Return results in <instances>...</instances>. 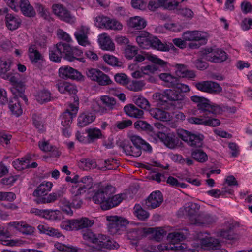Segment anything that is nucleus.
Instances as JSON below:
<instances>
[{
  "instance_id": "1",
  "label": "nucleus",
  "mask_w": 252,
  "mask_h": 252,
  "mask_svg": "<svg viewBox=\"0 0 252 252\" xmlns=\"http://www.w3.org/2000/svg\"><path fill=\"white\" fill-rule=\"evenodd\" d=\"M136 41L141 48L148 49L152 47L162 51L169 50V46L161 42L157 37L153 36L146 31L141 32L136 37Z\"/></svg>"
},
{
  "instance_id": "2",
  "label": "nucleus",
  "mask_w": 252,
  "mask_h": 252,
  "mask_svg": "<svg viewBox=\"0 0 252 252\" xmlns=\"http://www.w3.org/2000/svg\"><path fill=\"white\" fill-rule=\"evenodd\" d=\"M108 233L113 236L122 235L126 230L128 220L126 218L118 216H106Z\"/></svg>"
},
{
  "instance_id": "3",
  "label": "nucleus",
  "mask_w": 252,
  "mask_h": 252,
  "mask_svg": "<svg viewBox=\"0 0 252 252\" xmlns=\"http://www.w3.org/2000/svg\"><path fill=\"white\" fill-rule=\"evenodd\" d=\"M154 97L157 100L160 101L166 102L168 100L175 103L177 102L178 108H182L187 101V98L184 95L173 89H167L163 94L156 93L154 94Z\"/></svg>"
},
{
  "instance_id": "4",
  "label": "nucleus",
  "mask_w": 252,
  "mask_h": 252,
  "mask_svg": "<svg viewBox=\"0 0 252 252\" xmlns=\"http://www.w3.org/2000/svg\"><path fill=\"white\" fill-rule=\"evenodd\" d=\"M100 101L102 104L98 101L93 100L91 104L92 109L100 115L107 113L117 108L116 100L112 97L108 95L101 96Z\"/></svg>"
},
{
  "instance_id": "5",
  "label": "nucleus",
  "mask_w": 252,
  "mask_h": 252,
  "mask_svg": "<svg viewBox=\"0 0 252 252\" xmlns=\"http://www.w3.org/2000/svg\"><path fill=\"white\" fill-rule=\"evenodd\" d=\"M94 223V220L82 217L78 219L67 220L62 222L61 227L66 231L78 230L91 227Z\"/></svg>"
},
{
  "instance_id": "6",
  "label": "nucleus",
  "mask_w": 252,
  "mask_h": 252,
  "mask_svg": "<svg viewBox=\"0 0 252 252\" xmlns=\"http://www.w3.org/2000/svg\"><path fill=\"white\" fill-rule=\"evenodd\" d=\"M95 25L101 29L112 31H121L123 26L121 23L115 18H111L103 15H100L94 19Z\"/></svg>"
},
{
  "instance_id": "7",
  "label": "nucleus",
  "mask_w": 252,
  "mask_h": 252,
  "mask_svg": "<svg viewBox=\"0 0 252 252\" xmlns=\"http://www.w3.org/2000/svg\"><path fill=\"white\" fill-rule=\"evenodd\" d=\"M115 189L111 185H107L100 187L92 197L93 201L101 204V207L110 199V196L114 194Z\"/></svg>"
},
{
  "instance_id": "8",
  "label": "nucleus",
  "mask_w": 252,
  "mask_h": 252,
  "mask_svg": "<svg viewBox=\"0 0 252 252\" xmlns=\"http://www.w3.org/2000/svg\"><path fill=\"white\" fill-rule=\"evenodd\" d=\"M86 75L92 81L97 82L99 85L106 86L111 84L110 77L102 71L96 68H88L86 70Z\"/></svg>"
},
{
  "instance_id": "9",
  "label": "nucleus",
  "mask_w": 252,
  "mask_h": 252,
  "mask_svg": "<svg viewBox=\"0 0 252 252\" xmlns=\"http://www.w3.org/2000/svg\"><path fill=\"white\" fill-rule=\"evenodd\" d=\"M178 134L179 137L190 146L201 147L203 145L204 136L202 134L192 133L185 130H180Z\"/></svg>"
},
{
  "instance_id": "10",
  "label": "nucleus",
  "mask_w": 252,
  "mask_h": 252,
  "mask_svg": "<svg viewBox=\"0 0 252 252\" xmlns=\"http://www.w3.org/2000/svg\"><path fill=\"white\" fill-rule=\"evenodd\" d=\"M53 13L60 20L73 24L76 22V18L66 7L61 4H54L52 6Z\"/></svg>"
},
{
  "instance_id": "11",
  "label": "nucleus",
  "mask_w": 252,
  "mask_h": 252,
  "mask_svg": "<svg viewBox=\"0 0 252 252\" xmlns=\"http://www.w3.org/2000/svg\"><path fill=\"white\" fill-rule=\"evenodd\" d=\"M187 121L191 124L202 125L210 126H217L220 124L219 120L208 116V114H202L199 117L190 116Z\"/></svg>"
},
{
  "instance_id": "12",
  "label": "nucleus",
  "mask_w": 252,
  "mask_h": 252,
  "mask_svg": "<svg viewBox=\"0 0 252 252\" xmlns=\"http://www.w3.org/2000/svg\"><path fill=\"white\" fill-rule=\"evenodd\" d=\"M68 47L66 43L59 42L50 48L49 58L50 60L55 62H60L63 57L65 59L66 51Z\"/></svg>"
},
{
  "instance_id": "13",
  "label": "nucleus",
  "mask_w": 252,
  "mask_h": 252,
  "mask_svg": "<svg viewBox=\"0 0 252 252\" xmlns=\"http://www.w3.org/2000/svg\"><path fill=\"white\" fill-rule=\"evenodd\" d=\"M90 30L89 27L85 25H81L76 28L74 36L80 45L86 47L90 44L88 38Z\"/></svg>"
},
{
  "instance_id": "14",
  "label": "nucleus",
  "mask_w": 252,
  "mask_h": 252,
  "mask_svg": "<svg viewBox=\"0 0 252 252\" xmlns=\"http://www.w3.org/2000/svg\"><path fill=\"white\" fill-rule=\"evenodd\" d=\"M194 85L198 90L209 93H220L222 90L218 83L211 81L197 82Z\"/></svg>"
},
{
  "instance_id": "15",
  "label": "nucleus",
  "mask_w": 252,
  "mask_h": 252,
  "mask_svg": "<svg viewBox=\"0 0 252 252\" xmlns=\"http://www.w3.org/2000/svg\"><path fill=\"white\" fill-rule=\"evenodd\" d=\"M204 58L209 61L214 63H221L227 59V55L225 51L220 49L205 50Z\"/></svg>"
},
{
  "instance_id": "16",
  "label": "nucleus",
  "mask_w": 252,
  "mask_h": 252,
  "mask_svg": "<svg viewBox=\"0 0 252 252\" xmlns=\"http://www.w3.org/2000/svg\"><path fill=\"white\" fill-rule=\"evenodd\" d=\"M200 206L196 203L189 202L186 204L184 207L183 214L187 216L190 220V223L195 224L198 219V216Z\"/></svg>"
},
{
  "instance_id": "17",
  "label": "nucleus",
  "mask_w": 252,
  "mask_h": 252,
  "mask_svg": "<svg viewBox=\"0 0 252 252\" xmlns=\"http://www.w3.org/2000/svg\"><path fill=\"white\" fill-rule=\"evenodd\" d=\"M59 76L63 79L84 80V76L77 70L67 66L61 67L59 69Z\"/></svg>"
},
{
  "instance_id": "18",
  "label": "nucleus",
  "mask_w": 252,
  "mask_h": 252,
  "mask_svg": "<svg viewBox=\"0 0 252 252\" xmlns=\"http://www.w3.org/2000/svg\"><path fill=\"white\" fill-rule=\"evenodd\" d=\"M78 110V107L75 104H70L61 116L62 126L70 127L73 118L76 116Z\"/></svg>"
},
{
  "instance_id": "19",
  "label": "nucleus",
  "mask_w": 252,
  "mask_h": 252,
  "mask_svg": "<svg viewBox=\"0 0 252 252\" xmlns=\"http://www.w3.org/2000/svg\"><path fill=\"white\" fill-rule=\"evenodd\" d=\"M163 201V197L160 191L152 192L145 201V205L148 209H155L159 207Z\"/></svg>"
},
{
  "instance_id": "20",
  "label": "nucleus",
  "mask_w": 252,
  "mask_h": 252,
  "mask_svg": "<svg viewBox=\"0 0 252 252\" xmlns=\"http://www.w3.org/2000/svg\"><path fill=\"white\" fill-rule=\"evenodd\" d=\"M235 225L233 223H226V228H224L218 232V236L223 239L235 241L239 239V236L234 231Z\"/></svg>"
},
{
  "instance_id": "21",
  "label": "nucleus",
  "mask_w": 252,
  "mask_h": 252,
  "mask_svg": "<svg viewBox=\"0 0 252 252\" xmlns=\"http://www.w3.org/2000/svg\"><path fill=\"white\" fill-rule=\"evenodd\" d=\"M159 132L157 135L159 139L168 148H174L178 144V139L174 132Z\"/></svg>"
},
{
  "instance_id": "22",
  "label": "nucleus",
  "mask_w": 252,
  "mask_h": 252,
  "mask_svg": "<svg viewBox=\"0 0 252 252\" xmlns=\"http://www.w3.org/2000/svg\"><path fill=\"white\" fill-rule=\"evenodd\" d=\"M150 229L143 226H136L130 228L127 232V237L129 239L138 241L144 237L147 236V233L150 232Z\"/></svg>"
},
{
  "instance_id": "23",
  "label": "nucleus",
  "mask_w": 252,
  "mask_h": 252,
  "mask_svg": "<svg viewBox=\"0 0 252 252\" xmlns=\"http://www.w3.org/2000/svg\"><path fill=\"white\" fill-rule=\"evenodd\" d=\"M145 59H147L153 63L159 65L162 67L167 66V62L158 58L157 56L149 53L144 52L142 54L136 55L135 57V61L138 62H141Z\"/></svg>"
},
{
  "instance_id": "24",
  "label": "nucleus",
  "mask_w": 252,
  "mask_h": 252,
  "mask_svg": "<svg viewBox=\"0 0 252 252\" xmlns=\"http://www.w3.org/2000/svg\"><path fill=\"white\" fill-rule=\"evenodd\" d=\"M197 108L202 111L203 114H208V116L216 114L219 112L220 108L217 106L211 105L209 100L204 98L200 103L197 104Z\"/></svg>"
},
{
  "instance_id": "25",
  "label": "nucleus",
  "mask_w": 252,
  "mask_h": 252,
  "mask_svg": "<svg viewBox=\"0 0 252 252\" xmlns=\"http://www.w3.org/2000/svg\"><path fill=\"white\" fill-rule=\"evenodd\" d=\"M128 138L134 146H137L142 149L144 151L147 152H151L152 148L151 145L143 139H142L139 136L133 134H129Z\"/></svg>"
},
{
  "instance_id": "26",
  "label": "nucleus",
  "mask_w": 252,
  "mask_h": 252,
  "mask_svg": "<svg viewBox=\"0 0 252 252\" xmlns=\"http://www.w3.org/2000/svg\"><path fill=\"white\" fill-rule=\"evenodd\" d=\"M98 43L101 48L104 50L113 51L115 50V44L110 36L106 33L101 34L98 36Z\"/></svg>"
},
{
  "instance_id": "27",
  "label": "nucleus",
  "mask_w": 252,
  "mask_h": 252,
  "mask_svg": "<svg viewBox=\"0 0 252 252\" xmlns=\"http://www.w3.org/2000/svg\"><path fill=\"white\" fill-rule=\"evenodd\" d=\"M174 67L176 68V75L180 77L191 79L196 76L195 72L193 70L188 69L187 66L185 64L177 63Z\"/></svg>"
},
{
  "instance_id": "28",
  "label": "nucleus",
  "mask_w": 252,
  "mask_h": 252,
  "mask_svg": "<svg viewBox=\"0 0 252 252\" xmlns=\"http://www.w3.org/2000/svg\"><path fill=\"white\" fill-rule=\"evenodd\" d=\"M147 21L140 16H133L130 17L127 21V26L129 28L136 30H141L145 28Z\"/></svg>"
},
{
  "instance_id": "29",
  "label": "nucleus",
  "mask_w": 252,
  "mask_h": 252,
  "mask_svg": "<svg viewBox=\"0 0 252 252\" xmlns=\"http://www.w3.org/2000/svg\"><path fill=\"white\" fill-rule=\"evenodd\" d=\"M66 47L68 48L66 51L65 60L72 62L75 60L83 61V59L80 58L83 54L81 50L76 48L71 47L68 44L66 43Z\"/></svg>"
},
{
  "instance_id": "30",
  "label": "nucleus",
  "mask_w": 252,
  "mask_h": 252,
  "mask_svg": "<svg viewBox=\"0 0 252 252\" xmlns=\"http://www.w3.org/2000/svg\"><path fill=\"white\" fill-rule=\"evenodd\" d=\"M19 7L22 13L25 16L33 17L36 15L33 7L31 5L28 0H20Z\"/></svg>"
},
{
  "instance_id": "31",
  "label": "nucleus",
  "mask_w": 252,
  "mask_h": 252,
  "mask_svg": "<svg viewBox=\"0 0 252 252\" xmlns=\"http://www.w3.org/2000/svg\"><path fill=\"white\" fill-rule=\"evenodd\" d=\"M151 116L157 120L163 122L170 121L171 116L170 114L165 110L159 108H152L149 110Z\"/></svg>"
},
{
  "instance_id": "32",
  "label": "nucleus",
  "mask_w": 252,
  "mask_h": 252,
  "mask_svg": "<svg viewBox=\"0 0 252 252\" xmlns=\"http://www.w3.org/2000/svg\"><path fill=\"white\" fill-rule=\"evenodd\" d=\"M6 26L11 31L15 30L20 26L21 20L16 15L8 13L5 16Z\"/></svg>"
},
{
  "instance_id": "33",
  "label": "nucleus",
  "mask_w": 252,
  "mask_h": 252,
  "mask_svg": "<svg viewBox=\"0 0 252 252\" xmlns=\"http://www.w3.org/2000/svg\"><path fill=\"white\" fill-rule=\"evenodd\" d=\"M182 38L186 41H199L205 39L202 32L198 31H187L183 33Z\"/></svg>"
},
{
  "instance_id": "34",
  "label": "nucleus",
  "mask_w": 252,
  "mask_h": 252,
  "mask_svg": "<svg viewBox=\"0 0 252 252\" xmlns=\"http://www.w3.org/2000/svg\"><path fill=\"white\" fill-rule=\"evenodd\" d=\"M53 184L50 182H43L39 185L33 193V196L39 197L46 195L52 189Z\"/></svg>"
},
{
  "instance_id": "35",
  "label": "nucleus",
  "mask_w": 252,
  "mask_h": 252,
  "mask_svg": "<svg viewBox=\"0 0 252 252\" xmlns=\"http://www.w3.org/2000/svg\"><path fill=\"white\" fill-rule=\"evenodd\" d=\"M95 119V116L90 112L83 113L78 118V125L83 127L92 123Z\"/></svg>"
},
{
  "instance_id": "36",
  "label": "nucleus",
  "mask_w": 252,
  "mask_h": 252,
  "mask_svg": "<svg viewBox=\"0 0 252 252\" xmlns=\"http://www.w3.org/2000/svg\"><path fill=\"white\" fill-rule=\"evenodd\" d=\"M59 91L61 93H68L69 94H75L77 92L76 87L72 84L67 82H61L56 85Z\"/></svg>"
},
{
  "instance_id": "37",
  "label": "nucleus",
  "mask_w": 252,
  "mask_h": 252,
  "mask_svg": "<svg viewBox=\"0 0 252 252\" xmlns=\"http://www.w3.org/2000/svg\"><path fill=\"white\" fill-rule=\"evenodd\" d=\"M124 110L128 116L136 118H141L144 114L142 110L138 109L133 104L125 106Z\"/></svg>"
},
{
  "instance_id": "38",
  "label": "nucleus",
  "mask_w": 252,
  "mask_h": 252,
  "mask_svg": "<svg viewBox=\"0 0 252 252\" xmlns=\"http://www.w3.org/2000/svg\"><path fill=\"white\" fill-rule=\"evenodd\" d=\"M28 51L29 58L32 63H35L41 61H43V56L37 50L35 45L30 46Z\"/></svg>"
},
{
  "instance_id": "39",
  "label": "nucleus",
  "mask_w": 252,
  "mask_h": 252,
  "mask_svg": "<svg viewBox=\"0 0 252 252\" xmlns=\"http://www.w3.org/2000/svg\"><path fill=\"white\" fill-rule=\"evenodd\" d=\"M123 149L127 155L135 157H139L142 154V150H143L142 148L137 146H132L130 144L126 143L124 144Z\"/></svg>"
},
{
  "instance_id": "40",
  "label": "nucleus",
  "mask_w": 252,
  "mask_h": 252,
  "mask_svg": "<svg viewBox=\"0 0 252 252\" xmlns=\"http://www.w3.org/2000/svg\"><path fill=\"white\" fill-rule=\"evenodd\" d=\"M159 78L164 82V85L168 87L174 88L178 80V78L170 73H162L159 75Z\"/></svg>"
},
{
  "instance_id": "41",
  "label": "nucleus",
  "mask_w": 252,
  "mask_h": 252,
  "mask_svg": "<svg viewBox=\"0 0 252 252\" xmlns=\"http://www.w3.org/2000/svg\"><path fill=\"white\" fill-rule=\"evenodd\" d=\"M202 247L204 249H217L220 247V242L217 239L212 237L206 238L201 241Z\"/></svg>"
},
{
  "instance_id": "42",
  "label": "nucleus",
  "mask_w": 252,
  "mask_h": 252,
  "mask_svg": "<svg viewBox=\"0 0 252 252\" xmlns=\"http://www.w3.org/2000/svg\"><path fill=\"white\" fill-rule=\"evenodd\" d=\"M123 200L122 195L117 194L110 196V199L108 200V203H105L102 206V209L103 210H107L113 207L118 205Z\"/></svg>"
},
{
  "instance_id": "43",
  "label": "nucleus",
  "mask_w": 252,
  "mask_h": 252,
  "mask_svg": "<svg viewBox=\"0 0 252 252\" xmlns=\"http://www.w3.org/2000/svg\"><path fill=\"white\" fill-rule=\"evenodd\" d=\"M216 217L208 214H201L198 216V219L195 225H208L215 222Z\"/></svg>"
},
{
  "instance_id": "44",
  "label": "nucleus",
  "mask_w": 252,
  "mask_h": 252,
  "mask_svg": "<svg viewBox=\"0 0 252 252\" xmlns=\"http://www.w3.org/2000/svg\"><path fill=\"white\" fill-rule=\"evenodd\" d=\"M86 132L88 134V143H93L95 140L101 138L102 137L101 131L99 129L89 128L86 130Z\"/></svg>"
},
{
  "instance_id": "45",
  "label": "nucleus",
  "mask_w": 252,
  "mask_h": 252,
  "mask_svg": "<svg viewBox=\"0 0 252 252\" xmlns=\"http://www.w3.org/2000/svg\"><path fill=\"white\" fill-rule=\"evenodd\" d=\"M35 8L41 17L48 21H50L51 19L50 13L48 9L46 8L44 5L39 2L35 3Z\"/></svg>"
},
{
  "instance_id": "46",
  "label": "nucleus",
  "mask_w": 252,
  "mask_h": 252,
  "mask_svg": "<svg viewBox=\"0 0 252 252\" xmlns=\"http://www.w3.org/2000/svg\"><path fill=\"white\" fill-rule=\"evenodd\" d=\"M147 229H150V232L147 233V236L149 234H151L153 238L157 241H161L166 234L164 229L161 228H153L147 227Z\"/></svg>"
},
{
  "instance_id": "47",
  "label": "nucleus",
  "mask_w": 252,
  "mask_h": 252,
  "mask_svg": "<svg viewBox=\"0 0 252 252\" xmlns=\"http://www.w3.org/2000/svg\"><path fill=\"white\" fill-rule=\"evenodd\" d=\"M35 97L39 103L42 104L51 101V94L48 90L44 89L38 92Z\"/></svg>"
},
{
  "instance_id": "48",
  "label": "nucleus",
  "mask_w": 252,
  "mask_h": 252,
  "mask_svg": "<svg viewBox=\"0 0 252 252\" xmlns=\"http://www.w3.org/2000/svg\"><path fill=\"white\" fill-rule=\"evenodd\" d=\"M41 217L51 220H60L61 212L58 210H43Z\"/></svg>"
},
{
  "instance_id": "49",
  "label": "nucleus",
  "mask_w": 252,
  "mask_h": 252,
  "mask_svg": "<svg viewBox=\"0 0 252 252\" xmlns=\"http://www.w3.org/2000/svg\"><path fill=\"white\" fill-rule=\"evenodd\" d=\"M134 215L140 220H145L149 217V213L144 210L139 204H136L133 208Z\"/></svg>"
},
{
  "instance_id": "50",
  "label": "nucleus",
  "mask_w": 252,
  "mask_h": 252,
  "mask_svg": "<svg viewBox=\"0 0 252 252\" xmlns=\"http://www.w3.org/2000/svg\"><path fill=\"white\" fill-rule=\"evenodd\" d=\"M134 103L143 109H149L150 105L147 99L141 95H135L132 97Z\"/></svg>"
},
{
  "instance_id": "51",
  "label": "nucleus",
  "mask_w": 252,
  "mask_h": 252,
  "mask_svg": "<svg viewBox=\"0 0 252 252\" xmlns=\"http://www.w3.org/2000/svg\"><path fill=\"white\" fill-rule=\"evenodd\" d=\"M186 238L185 235L182 232H174L169 233L167 236L168 240L172 244H177Z\"/></svg>"
},
{
  "instance_id": "52",
  "label": "nucleus",
  "mask_w": 252,
  "mask_h": 252,
  "mask_svg": "<svg viewBox=\"0 0 252 252\" xmlns=\"http://www.w3.org/2000/svg\"><path fill=\"white\" fill-rule=\"evenodd\" d=\"M11 62L10 60L0 59V76L3 78L8 74L10 70Z\"/></svg>"
},
{
  "instance_id": "53",
  "label": "nucleus",
  "mask_w": 252,
  "mask_h": 252,
  "mask_svg": "<svg viewBox=\"0 0 252 252\" xmlns=\"http://www.w3.org/2000/svg\"><path fill=\"white\" fill-rule=\"evenodd\" d=\"M191 156L195 160L201 163H203L208 160L207 154L200 149L192 151Z\"/></svg>"
},
{
  "instance_id": "54",
  "label": "nucleus",
  "mask_w": 252,
  "mask_h": 252,
  "mask_svg": "<svg viewBox=\"0 0 252 252\" xmlns=\"http://www.w3.org/2000/svg\"><path fill=\"white\" fill-rule=\"evenodd\" d=\"M28 162L29 159L27 158L24 157L13 161L12 165L14 168L20 171L27 168Z\"/></svg>"
},
{
  "instance_id": "55",
  "label": "nucleus",
  "mask_w": 252,
  "mask_h": 252,
  "mask_svg": "<svg viewBox=\"0 0 252 252\" xmlns=\"http://www.w3.org/2000/svg\"><path fill=\"white\" fill-rule=\"evenodd\" d=\"M54 247L60 251H65L67 252H78L81 249L76 247L65 245L61 243L56 242L54 244Z\"/></svg>"
},
{
  "instance_id": "56",
  "label": "nucleus",
  "mask_w": 252,
  "mask_h": 252,
  "mask_svg": "<svg viewBox=\"0 0 252 252\" xmlns=\"http://www.w3.org/2000/svg\"><path fill=\"white\" fill-rule=\"evenodd\" d=\"M104 61L108 64L114 66H121L122 63L120 62L117 58L116 57L106 54L103 56Z\"/></svg>"
},
{
  "instance_id": "57",
  "label": "nucleus",
  "mask_w": 252,
  "mask_h": 252,
  "mask_svg": "<svg viewBox=\"0 0 252 252\" xmlns=\"http://www.w3.org/2000/svg\"><path fill=\"white\" fill-rule=\"evenodd\" d=\"M177 14L188 20L192 19L194 16V13L192 10L187 7L178 9Z\"/></svg>"
},
{
  "instance_id": "58",
  "label": "nucleus",
  "mask_w": 252,
  "mask_h": 252,
  "mask_svg": "<svg viewBox=\"0 0 252 252\" xmlns=\"http://www.w3.org/2000/svg\"><path fill=\"white\" fill-rule=\"evenodd\" d=\"M87 190L77 182H75L70 189L71 194L76 198L85 193Z\"/></svg>"
},
{
  "instance_id": "59",
  "label": "nucleus",
  "mask_w": 252,
  "mask_h": 252,
  "mask_svg": "<svg viewBox=\"0 0 252 252\" xmlns=\"http://www.w3.org/2000/svg\"><path fill=\"white\" fill-rule=\"evenodd\" d=\"M145 83L143 81H132L128 82L127 88L131 91L137 92L141 91L144 86Z\"/></svg>"
},
{
  "instance_id": "60",
  "label": "nucleus",
  "mask_w": 252,
  "mask_h": 252,
  "mask_svg": "<svg viewBox=\"0 0 252 252\" xmlns=\"http://www.w3.org/2000/svg\"><path fill=\"white\" fill-rule=\"evenodd\" d=\"M18 75V74H14L9 72L8 74H6L2 78L8 80L12 86L17 87L21 85V81H20L17 78Z\"/></svg>"
},
{
  "instance_id": "61",
  "label": "nucleus",
  "mask_w": 252,
  "mask_h": 252,
  "mask_svg": "<svg viewBox=\"0 0 252 252\" xmlns=\"http://www.w3.org/2000/svg\"><path fill=\"white\" fill-rule=\"evenodd\" d=\"M77 182L87 191L91 189L93 185V179L90 176L83 177Z\"/></svg>"
},
{
  "instance_id": "62",
  "label": "nucleus",
  "mask_w": 252,
  "mask_h": 252,
  "mask_svg": "<svg viewBox=\"0 0 252 252\" xmlns=\"http://www.w3.org/2000/svg\"><path fill=\"white\" fill-rule=\"evenodd\" d=\"M95 162L92 160L82 158L78 162V166L83 170H88L95 166Z\"/></svg>"
},
{
  "instance_id": "63",
  "label": "nucleus",
  "mask_w": 252,
  "mask_h": 252,
  "mask_svg": "<svg viewBox=\"0 0 252 252\" xmlns=\"http://www.w3.org/2000/svg\"><path fill=\"white\" fill-rule=\"evenodd\" d=\"M59 205L63 211L68 215H72L73 212L70 208L69 202L65 198L60 200Z\"/></svg>"
},
{
  "instance_id": "64",
  "label": "nucleus",
  "mask_w": 252,
  "mask_h": 252,
  "mask_svg": "<svg viewBox=\"0 0 252 252\" xmlns=\"http://www.w3.org/2000/svg\"><path fill=\"white\" fill-rule=\"evenodd\" d=\"M9 108L12 113L16 116H19L22 113L21 105L17 101L14 103H13V102H10L9 104Z\"/></svg>"
}]
</instances>
